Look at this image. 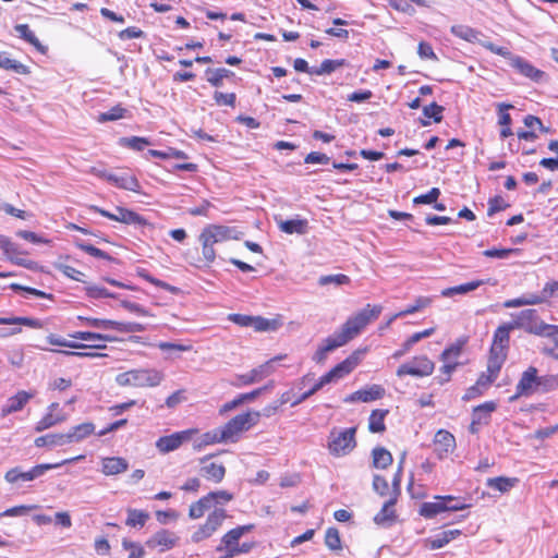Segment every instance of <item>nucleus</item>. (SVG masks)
<instances>
[{"label": "nucleus", "instance_id": "f257e3e1", "mask_svg": "<svg viewBox=\"0 0 558 558\" xmlns=\"http://www.w3.org/2000/svg\"><path fill=\"white\" fill-rule=\"evenodd\" d=\"M558 387V379L553 375L538 376V371L534 366L527 367L521 375L515 387V395L510 400L520 397H529L534 393H545Z\"/></svg>", "mask_w": 558, "mask_h": 558}, {"label": "nucleus", "instance_id": "f03ea898", "mask_svg": "<svg viewBox=\"0 0 558 558\" xmlns=\"http://www.w3.org/2000/svg\"><path fill=\"white\" fill-rule=\"evenodd\" d=\"M383 307L380 305L371 306L369 304L349 317L341 328L335 333L338 338L347 344L350 340L354 339L372 320H376Z\"/></svg>", "mask_w": 558, "mask_h": 558}, {"label": "nucleus", "instance_id": "7ed1b4c3", "mask_svg": "<svg viewBox=\"0 0 558 558\" xmlns=\"http://www.w3.org/2000/svg\"><path fill=\"white\" fill-rule=\"evenodd\" d=\"M82 459H84L83 454L73 457L70 459H65L58 463L38 464V465H35L32 470L26 471V472H22L20 469L14 468V469L9 470L5 473L4 478L9 483H15L17 481L29 482V481H33V480L44 475L46 471L53 470V469L60 468L64 464L72 463V462H75V461H78Z\"/></svg>", "mask_w": 558, "mask_h": 558}, {"label": "nucleus", "instance_id": "20e7f679", "mask_svg": "<svg viewBox=\"0 0 558 558\" xmlns=\"http://www.w3.org/2000/svg\"><path fill=\"white\" fill-rule=\"evenodd\" d=\"M259 417L260 414L256 411L235 415L221 427L227 441H238L239 435L256 425L259 421Z\"/></svg>", "mask_w": 558, "mask_h": 558}, {"label": "nucleus", "instance_id": "39448f33", "mask_svg": "<svg viewBox=\"0 0 558 558\" xmlns=\"http://www.w3.org/2000/svg\"><path fill=\"white\" fill-rule=\"evenodd\" d=\"M468 343L466 337H461L446 348L440 354V360L444 365L440 367V372L446 375L445 378H440L438 383L442 385L450 379L451 374L461 364L458 360L461 356L464 347Z\"/></svg>", "mask_w": 558, "mask_h": 558}, {"label": "nucleus", "instance_id": "423d86ee", "mask_svg": "<svg viewBox=\"0 0 558 558\" xmlns=\"http://www.w3.org/2000/svg\"><path fill=\"white\" fill-rule=\"evenodd\" d=\"M512 326L514 329H523L529 333H533L536 336L543 335L546 332V327L548 324L544 323L537 314L536 310L527 308L523 310L517 314H512Z\"/></svg>", "mask_w": 558, "mask_h": 558}, {"label": "nucleus", "instance_id": "0eeeda50", "mask_svg": "<svg viewBox=\"0 0 558 558\" xmlns=\"http://www.w3.org/2000/svg\"><path fill=\"white\" fill-rule=\"evenodd\" d=\"M355 427H350L341 430H332L329 437V451L336 457H341L350 453L356 446Z\"/></svg>", "mask_w": 558, "mask_h": 558}, {"label": "nucleus", "instance_id": "6e6552de", "mask_svg": "<svg viewBox=\"0 0 558 558\" xmlns=\"http://www.w3.org/2000/svg\"><path fill=\"white\" fill-rule=\"evenodd\" d=\"M279 359L280 357L271 359L245 374L235 375L234 379L231 381V385L233 387L240 388L262 381L264 378L270 376L275 372L274 362Z\"/></svg>", "mask_w": 558, "mask_h": 558}, {"label": "nucleus", "instance_id": "1a4fd4ad", "mask_svg": "<svg viewBox=\"0 0 558 558\" xmlns=\"http://www.w3.org/2000/svg\"><path fill=\"white\" fill-rule=\"evenodd\" d=\"M435 364L426 355H420L412 359L410 362L401 364L397 369V376L403 377L411 375L414 377H426L433 374Z\"/></svg>", "mask_w": 558, "mask_h": 558}, {"label": "nucleus", "instance_id": "9d476101", "mask_svg": "<svg viewBox=\"0 0 558 558\" xmlns=\"http://www.w3.org/2000/svg\"><path fill=\"white\" fill-rule=\"evenodd\" d=\"M253 524L241 525L230 530L226 533L217 546L216 550L223 553L220 558H233L236 556V548L239 546V539L247 532L252 531Z\"/></svg>", "mask_w": 558, "mask_h": 558}, {"label": "nucleus", "instance_id": "9b49d317", "mask_svg": "<svg viewBox=\"0 0 558 558\" xmlns=\"http://www.w3.org/2000/svg\"><path fill=\"white\" fill-rule=\"evenodd\" d=\"M227 518L226 510L217 508L207 517L205 524L201 525L191 536L193 543H199L209 538Z\"/></svg>", "mask_w": 558, "mask_h": 558}, {"label": "nucleus", "instance_id": "f8f14e48", "mask_svg": "<svg viewBox=\"0 0 558 558\" xmlns=\"http://www.w3.org/2000/svg\"><path fill=\"white\" fill-rule=\"evenodd\" d=\"M196 433L197 429L191 428L162 436L157 439L156 448L161 453H169L180 448L182 444L191 440L192 436Z\"/></svg>", "mask_w": 558, "mask_h": 558}, {"label": "nucleus", "instance_id": "ddd939ff", "mask_svg": "<svg viewBox=\"0 0 558 558\" xmlns=\"http://www.w3.org/2000/svg\"><path fill=\"white\" fill-rule=\"evenodd\" d=\"M179 536L169 530H159L153 534L145 543L149 549H155L159 553H165L177 546Z\"/></svg>", "mask_w": 558, "mask_h": 558}, {"label": "nucleus", "instance_id": "4468645a", "mask_svg": "<svg viewBox=\"0 0 558 558\" xmlns=\"http://www.w3.org/2000/svg\"><path fill=\"white\" fill-rule=\"evenodd\" d=\"M199 235L214 245L239 238L235 229L221 225H208L202 230Z\"/></svg>", "mask_w": 558, "mask_h": 558}, {"label": "nucleus", "instance_id": "2eb2a0df", "mask_svg": "<svg viewBox=\"0 0 558 558\" xmlns=\"http://www.w3.org/2000/svg\"><path fill=\"white\" fill-rule=\"evenodd\" d=\"M133 387H156L163 380V374L155 368L132 369Z\"/></svg>", "mask_w": 558, "mask_h": 558}, {"label": "nucleus", "instance_id": "dca6fc26", "mask_svg": "<svg viewBox=\"0 0 558 558\" xmlns=\"http://www.w3.org/2000/svg\"><path fill=\"white\" fill-rule=\"evenodd\" d=\"M454 496H435L433 501L424 502L421 506L420 514L426 519H432L441 512L448 511L447 501H453Z\"/></svg>", "mask_w": 558, "mask_h": 558}, {"label": "nucleus", "instance_id": "f3484780", "mask_svg": "<svg viewBox=\"0 0 558 558\" xmlns=\"http://www.w3.org/2000/svg\"><path fill=\"white\" fill-rule=\"evenodd\" d=\"M511 330H514V327L510 322L500 325L494 332L490 351L507 354Z\"/></svg>", "mask_w": 558, "mask_h": 558}, {"label": "nucleus", "instance_id": "a211bd4d", "mask_svg": "<svg viewBox=\"0 0 558 558\" xmlns=\"http://www.w3.org/2000/svg\"><path fill=\"white\" fill-rule=\"evenodd\" d=\"M509 64L520 74L534 82H539L545 75L543 71L536 69L532 63L520 56H513Z\"/></svg>", "mask_w": 558, "mask_h": 558}, {"label": "nucleus", "instance_id": "6ab92c4d", "mask_svg": "<svg viewBox=\"0 0 558 558\" xmlns=\"http://www.w3.org/2000/svg\"><path fill=\"white\" fill-rule=\"evenodd\" d=\"M385 389L379 385H373L366 389H360L344 398V402H371L380 399Z\"/></svg>", "mask_w": 558, "mask_h": 558}, {"label": "nucleus", "instance_id": "aec40b11", "mask_svg": "<svg viewBox=\"0 0 558 558\" xmlns=\"http://www.w3.org/2000/svg\"><path fill=\"white\" fill-rule=\"evenodd\" d=\"M541 336L545 338L541 347L542 353L558 360V326L548 325L546 332Z\"/></svg>", "mask_w": 558, "mask_h": 558}, {"label": "nucleus", "instance_id": "412c9836", "mask_svg": "<svg viewBox=\"0 0 558 558\" xmlns=\"http://www.w3.org/2000/svg\"><path fill=\"white\" fill-rule=\"evenodd\" d=\"M434 445L438 458L442 459L454 449L456 439L451 433L440 429L435 435Z\"/></svg>", "mask_w": 558, "mask_h": 558}, {"label": "nucleus", "instance_id": "4be33fe9", "mask_svg": "<svg viewBox=\"0 0 558 558\" xmlns=\"http://www.w3.org/2000/svg\"><path fill=\"white\" fill-rule=\"evenodd\" d=\"M98 175L104 177L108 182L114 184L116 186L128 191L138 192L141 187L137 179L134 175H118L105 172H99Z\"/></svg>", "mask_w": 558, "mask_h": 558}, {"label": "nucleus", "instance_id": "5701e85b", "mask_svg": "<svg viewBox=\"0 0 558 558\" xmlns=\"http://www.w3.org/2000/svg\"><path fill=\"white\" fill-rule=\"evenodd\" d=\"M129 469V462L122 457H106L101 459V473L106 476L124 473Z\"/></svg>", "mask_w": 558, "mask_h": 558}, {"label": "nucleus", "instance_id": "b1692460", "mask_svg": "<svg viewBox=\"0 0 558 558\" xmlns=\"http://www.w3.org/2000/svg\"><path fill=\"white\" fill-rule=\"evenodd\" d=\"M344 345V343L338 338V336L333 332L331 336L327 337L323 343L318 347L316 352L313 355V361L323 364L329 352Z\"/></svg>", "mask_w": 558, "mask_h": 558}, {"label": "nucleus", "instance_id": "393cba45", "mask_svg": "<svg viewBox=\"0 0 558 558\" xmlns=\"http://www.w3.org/2000/svg\"><path fill=\"white\" fill-rule=\"evenodd\" d=\"M207 458H203L201 460L202 468L199 469V473L206 480L220 483L226 475V468L222 464H218L215 462L206 463Z\"/></svg>", "mask_w": 558, "mask_h": 558}, {"label": "nucleus", "instance_id": "a878e982", "mask_svg": "<svg viewBox=\"0 0 558 558\" xmlns=\"http://www.w3.org/2000/svg\"><path fill=\"white\" fill-rule=\"evenodd\" d=\"M33 397V393L25 390L19 391L15 396L8 399L5 405L1 410L2 416L21 411Z\"/></svg>", "mask_w": 558, "mask_h": 558}, {"label": "nucleus", "instance_id": "bb28decb", "mask_svg": "<svg viewBox=\"0 0 558 558\" xmlns=\"http://www.w3.org/2000/svg\"><path fill=\"white\" fill-rule=\"evenodd\" d=\"M462 532L458 529L442 531L434 537L426 538L424 541L425 547L434 550L439 549L449 544L451 541L460 536Z\"/></svg>", "mask_w": 558, "mask_h": 558}, {"label": "nucleus", "instance_id": "cd10ccee", "mask_svg": "<svg viewBox=\"0 0 558 558\" xmlns=\"http://www.w3.org/2000/svg\"><path fill=\"white\" fill-rule=\"evenodd\" d=\"M278 228L280 231L287 234H305L308 229V221L306 219H290V220H277Z\"/></svg>", "mask_w": 558, "mask_h": 558}, {"label": "nucleus", "instance_id": "c85d7f7f", "mask_svg": "<svg viewBox=\"0 0 558 558\" xmlns=\"http://www.w3.org/2000/svg\"><path fill=\"white\" fill-rule=\"evenodd\" d=\"M359 361V354L357 352H354L344 361H342L341 363L337 364L333 368H331L329 372L331 373L335 381L350 374L356 367Z\"/></svg>", "mask_w": 558, "mask_h": 558}, {"label": "nucleus", "instance_id": "c756f323", "mask_svg": "<svg viewBox=\"0 0 558 558\" xmlns=\"http://www.w3.org/2000/svg\"><path fill=\"white\" fill-rule=\"evenodd\" d=\"M95 433V425L90 422H85L73 426L68 433V442H80Z\"/></svg>", "mask_w": 558, "mask_h": 558}, {"label": "nucleus", "instance_id": "7c9ffc66", "mask_svg": "<svg viewBox=\"0 0 558 558\" xmlns=\"http://www.w3.org/2000/svg\"><path fill=\"white\" fill-rule=\"evenodd\" d=\"M518 483V477L498 476L487 478L486 486L492 489L498 490L501 494H506L510 492L513 487H515Z\"/></svg>", "mask_w": 558, "mask_h": 558}, {"label": "nucleus", "instance_id": "2f4dec72", "mask_svg": "<svg viewBox=\"0 0 558 558\" xmlns=\"http://www.w3.org/2000/svg\"><path fill=\"white\" fill-rule=\"evenodd\" d=\"M68 420V415L63 412H48L39 420L35 426L37 433L44 432L50 427L61 424Z\"/></svg>", "mask_w": 558, "mask_h": 558}, {"label": "nucleus", "instance_id": "473e14b6", "mask_svg": "<svg viewBox=\"0 0 558 558\" xmlns=\"http://www.w3.org/2000/svg\"><path fill=\"white\" fill-rule=\"evenodd\" d=\"M494 401H487L474 408L472 418L473 425L487 424L490 414L496 410Z\"/></svg>", "mask_w": 558, "mask_h": 558}, {"label": "nucleus", "instance_id": "72a5a7b5", "mask_svg": "<svg viewBox=\"0 0 558 558\" xmlns=\"http://www.w3.org/2000/svg\"><path fill=\"white\" fill-rule=\"evenodd\" d=\"M396 502L397 498L391 497L384 504L381 510L374 517V521L376 524L385 525L391 523L395 520L396 514L393 507Z\"/></svg>", "mask_w": 558, "mask_h": 558}, {"label": "nucleus", "instance_id": "f704fd0d", "mask_svg": "<svg viewBox=\"0 0 558 558\" xmlns=\"http://www.w3.org/2000/svg\"><path fill=\"white\" fill-rule=\"evenodd\" d=\"M484 284L483 280H474L466 283H462L456 287L446 288L441 291V296L444 298H452L457 294H466L472 292Z\"/></svg>", "mask_w": 558, "mask_h": 558}, {"label": "nucleus", "instance_id": "c9c22d12", "mask_svg": "<svg viewBox=\"0 0 558 558\" xmlns=\"http://www.w3.org/2000/svg\"><path fill=\"white\" fill-rule=\"evenodd\" d=\"M69 445L66 434H47L35 439L36 447H59Z\"/></svg>", "mask_w": 558, "mask_h": 558}, {"label": "nucleus", "instance_id": "e433bc0d", "mask_svg": "<svg viewBox=\"0 0 558 558\" xmlns=\"http://www.w3.org/2000/svg\"><path fill=\"white\" fill-rule=\"evenodd\" d=\"M0 68L22 75L29 73L27 65L17 60L11 59L5 52H0Z\"/></svg>", "mask_w": 558, "mask_h": 558}, {"label": "nucleus", "instance_id": "4c0bfd02", "mask_svg": "<svg viewBox=\"0 0 558 558\" xmlns=\"http://www.w3.org/2000/svg\"><path fill=\"white\" fill-rule=\"evenodd\" d=\"M372 458L373 466L376 469H387L393 461L391 453L383 447L374 448Z\"/></svg>", "mask_w": 558, "mask_h": 558}, {"label": "nucleus", "instance_id": "58836bf2", "mask_svg": "<svg viewBox=\"0 0 558 558\" xmlns=\"http://www.w3.org/2000/svg\"><path fill=\"white\" fill-rule=\"evenodd\" d=\"M14 29L25 41L34 46L38 51L45 52V47L41 45L36 35L29 29L27 24H17Z\"/></svg>", "mask_w": 558, "mask_h": 558}, {"label": "nucleus", "instance_id": "ea45409f", "mask_svg": "<svg viewBox=\"0 0 558 558\" xmlns=\"http://www.w3.org/2000/svg\"><path fill=\"white\" fill-rule=\"evenodd\" d=\"M149 519V513L137 509H128L125 524L131 527H143Z\"/></svg>", "mask_w": 558, "mask_h": 558}, {"label": "nucleus", "instance_id": "a19ab883", "mask_svg": "<svg viewBox=\"0 0 558 558\" xmlns=\"http://www.w3.org/2000/svg\"><path fill=\"white\" fill-rule=\"evenodd\" d=\"M388 414V410H374L368 420V428L372 433H383L386 429L385 417Z\"/></svg>", "mask_w": 558, "mask_h": 558}, {"label": "nucleus", "instance_id": "79ce46f5", "mask_svg": "<svg viewBox=\"0 0 558 558\" xmlns=\"http://www.w3.org/2000/svg\"><path fill=\"white\" fill-rule=\"evenodd\" d=\"M507 359L506 353H498L494 351H489V357L487 362V373L492 374L495 377H498V374Z\"/></svg>", "mask_w": 558, "mask_h": 558}, {"label": "nucleus", "instance_id": "37998d69", "mask_svg": "<svg viewBox=\"0 0 558 558\" xmlns=\"http://www.w3.org/2000/svg\"><path fill=\"white\" fill-rule=\"evenodd\" d=\"M451 33L469 43H475L478 40L480 32L466 25H453Z\"/></svg>", "mask_w": 558, "mask_h": 558}, {"label": "nucleus", "instance_id": "c03bdc74", "mask_svg": "<svg viewBox=\"0 0 558 558\" xmlns=\"http://www.w3.org/2000/svg\"><path fill=\"white\" fill-rule=\"evenodd\" d=\"M344 63V60H330L326 59L324 60L319 66H312L310 74L313 75H324V74H330L336 69L342 66Z\"/></svg>", "mask_w": 558, "mask_h": 558}, {"label": "nucleus", "instance_id": "a18cd8bd", "mask_svg": "<svg viewBox=\"0 0 558 558\" xmlns=\"http://www.w3.org/2000/svg\"><path fill=\"white\" fill-rule=\"evenodd\" d=\"M207 81L215 87H220L222 85V81L230 75H233V72L225 69H207L206 70Z\"/></svg>", "mask_w": 558, "mask_h": 558}, {"label": "nucleus", "instance_id": "49530a36", "mask_svg": "<svg viewBox=\"0 0 558 558\" xmlns=\"http://www.w3.org/2000/svg\"><path fill=\"white\" fill-rule=\"evenodd\" d=\"M71 338L83 340V341H102V342H112L116 340L114 337H111L109 335L98 333V332H90V331H76L74 333L70 335Z\"/></svg>", "mask_w": 558, "mask_h": 558}, {"label": "nucleus", "instance_id": "de8ad7c7", "mask_svg": "<svg viewBox=\"0 0 558 558\" xmlns=\"http://www.w3.org/2000/svg\"><path fill=\"white\" fill-rule=\"evenodd\" d=\"M0 325H24L31 328H41L43 323L29 317H0Z\"/></svg>", "mask_w": 558, "mask_h": 558}, {"label": "nucleus", "instance_id": "09e8293b", "mask_svg": "<svg viewBox=\"0 0 558 558\" xmlns=\"http://www.w3.org/2000/svg\"><path fill=\"white\" fill-rule=\"evenodd\" d=\"M211 506L213 505L208 496L206 495L190 506L189 517L193 520L199 519L204 515L205 511L208 510Z\"/></svg>", "mask_w": 558, "mask_h": 558}, {"label": "nucleus", "instance_id": "8fccbe9b", "mask_svg": "<svg viewBox=\"0 0 558 558\" xmlns=\"http://www.w3.org/2000/svg\"><path fill=\"white\" fill-rule=\"evenodd\" d=\"M433 302V299L430 296H418L414 304L408 306L403 311L395 314V317H404L407 315L414 314L425 307H428Z\"/></svg>", "mask_w": 558, "mask_h": 558}, {"label": "nucleus", "instance_id": "3c124183", "mask_svg": "<svg viewBox=\"0 0 558 558\" xmlns=\"http://www.w3.org/2000/svg\"><path fill=\"white\" fill-rule=\"evenodd\" d=\"M77 320L98 329H116V320L77 316Z\"/></svg>", "mask_w": 558, "mask_h": 558}, {"label": "nucleus", "instance_id": "603ef678", "mask_svg": "<svg viewBox=\"0 0 558 558\" xmlns=\"http://www.w3.org/2000/svg\"><path fill=\"white\" fill-rule=\"evenodd\" d=\"M219 442H228L223 435L221 427L203 434L201 437V442H199L198 447L219 444Z\"/></svg>", "mask_w": 558, "mask_h": 558}, {"label": "nucleus", "instance_id": "864d4df0", "mask_svg": "<svg viewBox=\"0 0 558 558\" xmlns=\"http://www.w3.org/2000/svg\"><path fill=\"white\" fill-rule=\"evenodd\" d=\"M350 282H351L350 277L344 274L325 275V276H320L318 279V284L322 287H325L328 284L345 286V284H349Z\"/></svg>", "mask_w": 558, "mask_h": 558}, {"label": "nucleus", "instance_id": "5fc2aeb1", "mask_svg": "<svg viewBox=\"0 0 558 558\" xmlns=\"http://www.w3.org/2000/svg\"><path fill=\"white\" fill-rule=\"evenodd\" d=\"M120 145L131 148L133 150L141 151L149 145V141L145 137L131 136L120 138Z\"/></svg>", "mask_w": 558, "mask_h": 558}, {"label": "nucleus", "instance_id": "6e6d98bb", "mask_svg": "<svg viewBox=\"0 0 558 558\" xmlns=\"http://www.w3.org/2000/svg\"><path fill=\"white\" fill-rule=\"evenodd\" d=\"M0 248L3 251L5 257L9 260L22 254L19 246L15 243H13L8 236L4 235H0Z\"/></svg>", "mask_w": 558, "mask_h": 558}, {"label": "nucleus", "instance_id": "4d7b16f0", "mask_svg": "<svg viewBox=\"0 0 558 558\" xmlns=\"http://www.w3.org/2000/svg\"><path fill=\"white\" fill-rule=\"evenodd\" d=\"M251 327H253L256 331H268V330H276L278 327V324L274 319L270 320V319L264 318L262 316H252Z\"/></svg>", "mask_w": 558, "mask_h": 558}, {"label": "nucleus", "instance_id": "13d9d810", "mask_svg": "<svg viewBox=\"0 0 558 558\" xmlns=\"http://www.w3.org/2000/svg\"><path fill=\"white\" fill-rule=\"evenodd\" d=\"M325 544L330 550H340L341 549V539H340L339 531L337 529L329 527L326 531Z\"/></svg>", "mask_w": 558, "mask_h": 558}, {"label": "nucleus", "instance_id": "bf43d9fd", "mask_svg": "<svg viewBox=\"0 0 558 558\" xmlns=\"http://www.w3.org/2000/svg\"><path fill=\"white\" fill-rule=\"evenodd\" d=\"M85 292L87 296L92 299L116 298V294L111 293L106 288L96 284L86 286Z\"/></svg>", "mask_w": 558, "mask_h": 558}, {"label": "nucleus", "instance_id": "052dcab7", "mask_svg": "<svg viewBox=\"0 0 558 558\" xmlns=\"http://www.w3.org/2000/svg\"><path fill=\"white\" fill-rule=\"evenodd\" d=\"M92 209L95 210L96 213H99L101 216H104L110 220H114V221H119V222H122L124 220L126 211H129V209L123 208V207H117L114 213H110V211L99 208L97 206H92Z\"/></svg>", "mask_w": 558, "mask_h": 558}, {"label": "nucleus", "instance_id": "680f3d73", "mask_svg": "<svg viewBox=\"0 0 558 558\" xmlns=\"http://www.w3.org/2000/svg\"><path fill=\"white\" fill-rule=\"evenodd\" d=\"M125 112H126L125 108H123L120 105H117V106L112 107L110 110H108L107 112L100 113L98 121H100V122L116 121V120L122 119L124 117Z\"/></svg>", "mask_w": 558, "mask_h": 558}, {"label": "nucleus", "instance_id": "e2e57ef3", "mask_svg": "<svg viewBox=\"0 0 558 558\" xmlns=\"http://www.w3.org/2000/svg\"><path fill=\"white\" fill-rule=\"evenodd\" d=\"M54 268L59 271H61L65 277L68 278H71L75 281H81L83 282V276L84 274L80 270H77L76 268L72 267V266H69V265H65V264H62V263H54Z\"/></svg>", "mask_w": 558, "mask_h": 558}, {"label": "nucleus", "instance_id": "0e129e2a", "mask_svg": "<svg viewBox=\"0 0 558 558\" xmlns=\"http://www.w3.org/2000/svg\"><path fill=\"white\" fill-rule=\"evenodd\" d=\"M442 112H444V107L439 106L436 102H432L430 105L425 106L423 108V114L428 119H433L434 122H436V123H438L442 120Z\"/></svg>", "mask_w": 558, "mask_h": 558}, {"label": "nucleus", "instance_id": "69168bd1", "mask_svg": "<svg viewBox=\"0 0 558 558\" xmlns=\"http://www.w3.org/2000/svg\"><path fill=\"white\" fill-rule=\"evenodd\" d=\"M76 246L80 250L84 251L85 253H87L94 257L101 258V259H110L111 258L108 253H106L105 251H102L92 244H87V243L80 241V242H76Z\"/></svg>", "mask_w": 558, "mask_h": 558}, {"label": "nucleus", "instance_id": "338daca9", "mask_svg": "<svg viewBox=\"0 0 558 558\" xmlns=\"http://www.w3.org/2000/svg\"><path fill=\"white\" fill-rule=\"evenodd\" d=\"M38 506L36 505H21L7 509L5 511L0 513V518L2 517H21L27 514L29 511L36 509Z\"/></svg>", "mask_w": 558, "mask_h": 558}, {"label": "nucleus", "instance_id": "774afa93", "mask_svg": "<svg viewBox=\"0 0 558 558\" xmlns=\"http://www.w3.org/2000/svg\"><path fill=\"white\" fill-rule=\"evenodd\" d=\"M122 546L125 550L130 551L128 558H143L144 548L141 544L123 539Z\"/></svg>", "mask_w": 558, "mask_h": 558}]
</instances>
